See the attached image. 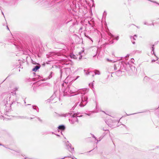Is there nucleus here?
I'll use <instances>...</instances> for the list:
<instances>
[{"label": "nucleus", "mask_w": 159, "mask_h": 159, "mask_svg": "<svg viewBox=\"0 0 159 159\" xmlns=\"http://www.w3.org/2000/svg\"><path fill=\"white\" fill-rule=\"evenodd\" d=\"M11 93H12V95H14V94H15V93H13L11 92Z\"/></svg>", "instance_id": "obj_15"}, {"label": "nucleus", "mask_w": 159, "mask_h": 159, "mask_svg": "<svg viewBox=\"0 0 159 159\" xmlns=\"http://www.w3.org/2000/svg\"><path fill=\"white\" fill-rule=\"evenodd\" d=\"M59 129L64 130L65 129V127L64 125H60L58 127Z\"/></svg>", "instance_id": "obj_6"}, {"label": "nucleus", "mask_w": 159, "mask_h": 159, "mask_svg": "<svg viewBox=\"0 0 159 159\" xmlns=\"http://www.w3.org/2000/svg\"><path fill=\"white\" fill-rule=\"evenodd\" d=\"M76 91V89L74 87H71L69 89L68 92L70 93H75Z\"/></svg>", "instance_id": "obj_3"}, {"label": "nucleus", "mask_w": 159, "mask_h": 159, "mask_svg": "<svg viewBox=\"0 0 159 159\" xmlns=\"http://www.w3.org/2000/svg\"><path fill=\"white\" fill-rule=\"evenodd\" d=\"M79 77V76H77V77L75 79V80L77 79V78H78Z\"/></svg>", "instance_id": "obj_14"}, {"label": "nucleus", "mask_w": 159, "mask_h": 159, "mask_svg": "<svg viewBox=\"0 0 159 159\" xmlns=\"http://www.w3.org/2000/svg\"><path fill=\"white\" fill-rule=\"evenodd\" d=\"M66 70H69V69H66Z\"/></svg>", "instance_id": "obj_24"}, {"label": "nucleus", "mask_w": 159, "mask_h": 159, "mask_svg": "<svg viewBox=\"0 0 159 159\" xmlns=\"http://www.w3.org/2000/svg\"><path fill=\"white\" fill-rule=\"evenodd\" d=\"M70 57L71 58H73L74 59H77V57H76V56L73 54H71L70 55Z\"/></svg>", "instance_id": "obj_7"}, {"label": "nucleus", "mask_w": 159, "mask_h": 159, "mask_svg": "<svg viewBox=\"0 0 159 159\" xmlns=\"http://www.w3.org/2000/svg\"><path fill=\"white\" fill-rule=\"evenodd\" d=\"M89 38L91 40V41H92V40L90 38V37H89Z\"/></svg>", "instance_id": "obj_20"}, {"label": "nucleus", "mask_w": 159, "mask_h": 159, "mask_svg": "<svg viewBox=\"0 0 159 159\" xmlns=\"http://www.w3.org/2000/svg\"><path fill=\"white\" fill-rule=\"evenodd\" d=\"M2 13L3 14V12H2Z\"/></svg>", "instance_id": "obj_25"}, {"label": "nucleus", "mask_w": 159, "mask_h": 159, "mask_svg": "<svg viewBox=\"0 0 159 159\" xmlns=\"http://www.w3.org/2000/svg\"><path fill=\"white\" fill-rule=\"evenodd\" d=\"M134 37H136V35H134Z\"/></svg>", "instance_id": "obj_21"}, {"label": "nucleus", "mask_w": 159, "mask_h": 159, "mask_svg": "<svg viewBox=\"0 0 159 159\" xmlns=\"http://www.w3.org/2000/svg\"><path fill=\"white\" fill-rule=\"evenodd\" d=\"M133 44H134L135 43V42H132Z\"/></svg>", "instance_id": "obj_17"}, {"label": "nucleus", "mask_w": 159, "mask_h": 159, "mask_svg": "<svg viewBox=\"0 0 159 159\" xmlns=\"http://www.w3.org/2000/svg\"><path fill=\"white\" fill-rule=\"evenodd\" d=\"M88 91V90L86 89H82L80 91L81 94V100L80 106L81 107L84 106L87 102L88 98L86 93Z\"/></svg>", "instance_id": "obj_1"}, {"label": "nucleus", "mask_w": 159, "mask_h": 159, "mask_svg": "<svg viewBox=\"0 0 159 159\" xmlns=\"http://www.w3.org/2000/svg\"><path fill=\"white\" fill-rule=\"evenodd\" d=\"M40 67L37 66H36L32 70L34 71H36Z\"/></svg>", "instance_id": "obj_5"}, {"label": "nucleus", "mask_w": 159, "mask_h": 159, "mask_svg": "<svg viewBox=\"0 0 159 159\" xmlns=\"http://www.w3.org/2000/svg\"><path fill=\"white\" fill-rule=\"evenodd\" d=\"M95 75H99L100 74V72L97 70H96L94 71Z\"/></svg>", "instance_id": "obj_8"}, {"label": "nucleus", "mask_w": 159, "mask_h": 159, "mask_svg": "<svg viewBox=\"0 0 159 159\" xmlns=\"http://www.w3.org/2000/svg\"><path fill=\"white\" fill-rule=\"evenodd\" d=\"M83 52V51H82L81 52H80L79 53V55H80V57H79V59H80L82 58V56L81 55L82 53Z\"/></svg>", "instance_id": "obj_10"}, {"label": "nucleus", "mask_w": 159, "mask_h": 159, "mask_svg": "<svg viewBox=\"0 0 159 159\" xmlns=\"http://www.w3.org/2000/svg\"><path fill=\"white\" fill-rule=\"evenodd\" d=\"M71 144H69L67 146V149L69 150L72 153L74 151V148H71Z\"/></svg>", "instance_id": "obj_4"}, {"label": "nucleus", "mask_w": 159, "mask_h": 159, "mask_svg": "<svg viewBox=\"0 0 159 159\" xmlns=\"http://www.w3.org/2000/svg\"><path fill=\"white\" fill-rule=\"evenodd\" d=\"M155 61V60H152V62H153V61Z\"/></svg>", "instance_id": "obj_18"}, {"label": "nucleus", "mask_w": 159, "mask_h": 159, "mask_svg": "<svg viewBox=\"0 0 159 159\" xmlns=\"http://www.w3.org/2000/svg\"><path fill=\"white\" fill-rule=\"evenodd\" d=\"M152 51H153L154 50V48L153 47H152Z\"/></svg>", "instance_id": "obj_19"}, {"label": "nucleus", "mask_w": 159, "mask_h": 159, "mask_svg": "<svg viewBox=\"0 0 159 159\" xmlns=\"http://www.w3.org/2000/svg\"><path fill=\"white\" fill-rule=\"evenodd\" d=\"M115 39H116V40H118V39H119V37H118V36H117L115 38Z\"/></svg>", "instance_id": "obj_11"}, {"label": "nucleus", "mask_w": 159, "mask_h": 159, "mask_svg": "<svg viewBox=\"0 0 159 159\" xmlns=\"http://www.w3.org/2000/svg\"><path fill=\"white\" fill-rule=\"evenodd\" d=\"M68 114L67 113L61 114L60 116H66L68 115Z\"/></svg>", "instance_id": "obj_9"}, {"label": "nucleus", "mask_w": 159, "mask_h": 159, "mask_svg": "<svg viewBox=\"0 0 159 159\" xmlns=\"http://www.w3.org/2000/svg\"><path fill=\"white\" fill-rule=\"evenodd\" d=\"M33 109H35V108H34V107H33Z\"/></svg>", "instance_id": "obj_23"}, {"label": "nucleus", "mask_w": 159, "mask_h": 159, "mask_svg": "<svg viewBox=\"0 0 159 159\" xmlns=\"http://www.w3.org/2000/svg\"><path fill=\"white\" fill-rule=\"evenodd\" d=\"M93 137H94V138H95V137H94V135L93 136Z\"/></svg>", "instance_id": "obj_26"}, {"label": "nucleus", "mask_w": 159, "mask_h": 159, "mask_svg": "<svg viewBox=\"0 0 159 159\" xmlns=\"http://www.w3.org/2000/svg\"><path fill=\"white\" fill-rule=\"evenodd\" d=\"M109 35H110L111 37H113H113H113V35H112L110 33V34H109Z\"/></svg>", "instance_id": "obj_12"}, {"label": "nucleus", "mask_w": 159, "mask_h": 159, "mask_svg": "<svg viewBox=\"0 0 159 159\" xmlns=\"http://www.w3.org/2000/svg\"><path fill=\"white\" fill-rule=\"evenodd\" d=\"M131 62L133 63H134V59H131Z\"/></svg>", "instance_id": "obj_13"}, {"label": "nucleus", "mask_w": 159, "mask_h": 159, "mask_svg": "<svg viewBox=\"0 0 159 159\" xmlns=\"http://www.w3.org/2000/svg\"><path fill=\"white\" fill-rule=\"evenodd\" d=\"M133 39H134V40H135V39L134 37H133L132 38Z\"/></svg>", "instance_id": "obj_16"}, {"label": "nucleus", "mask_w": 159, "mask_h": 159, "mask_svg": "<svg viewBox=\"0 0 159 159\" xmlns=\"http://www.w3.org/2000/svg\"><path fill=\"white\" fill-rule=\"evenodd\" d=\"M80 116H78L77 114H74L69 119V120L71 124H74L78 121L77 117Z\"/></svg>", "instance_id": "obj_2"}, {"label": "nucleus", "mask_w": 159, "mask_h": 159, "mask_svg": "<svg viewBox=\"0 0 159 159\" xmlns=\"http://www.w3.org/2000/svg\"><path fill=\"white\" fill-rule=\"evenodd\" d=\"M7 28L8 29V30H9V28H8V27H7Z\"/></svg>", "instance_id": "obj_22"}]
</instances>
